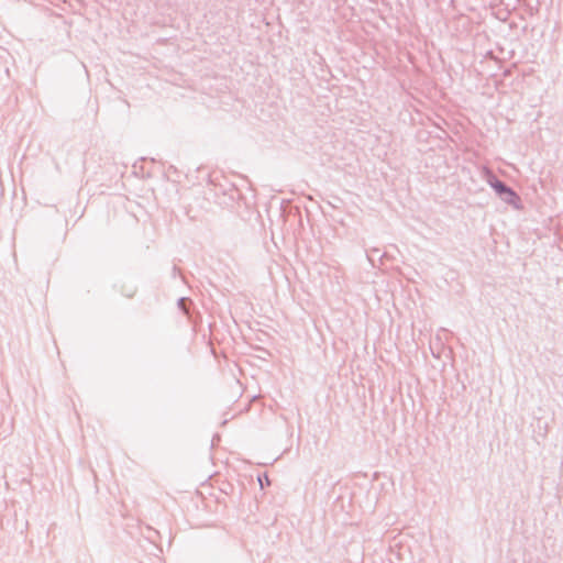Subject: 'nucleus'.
<instances>
[{"label": "nucleus", "instance_id": "f257e3e1", "mask_svg": "<svg viewBox=\"0 0 563 563\" xmlns=\"http://www.w3.org/2000/svg\"><path fill=\"white\" fill-rule=\"evenodd\" d=\"M495 188H496L498 191H500V192H507V194H509L510 196H514V197H515V194H514L511 190L507 189V188H506L501 183H497V184L495 185Z\"/></svg>", "mask_w": 563, "mask_h": 563}]
</instances>
